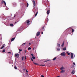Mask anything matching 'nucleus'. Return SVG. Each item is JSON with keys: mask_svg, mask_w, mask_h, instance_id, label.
<instances>
[{"mask_svg": "<svg viewBox=\"0 0 77 77\" xmlns=\"http://www.w3.org/2000/svg\"><path fill=\"white\" fill-rule=\"evenodd\" d=\"M74 57H75V55L73 53H71V59H74Z\"/></svg>", "mask_w": 77, "mask_h": 77, "instance_id": "obj_1", "label": "nucleus"}, {"mask_svg": "<svg viewBox=\"0 0 77 77\" xmlns=\"http://www.w3.org/2000/svg\"><path fill=\"white\" fill-rule=\"evenodd\" d=\"M61 56H65V52H62L60 54Z\"/></svg>", "mask_w": 77, "mask_h": 77, "instance_id": "obj_2", "label": "nucleus"}, {"mask_svg": "<svg viewBox=\"0 0 77 77\" xmlns=\"http://www.w3.org/2000/svg\"><path fill=\"white\" fill-rule=\"evenodd\" d=\"M15 57L17 58H18L19 57V54H15Z\"/></svg>", "mask_w": 77, "mask_h": 77, "instance_id": "obj_3", "label": "nucleus"}, {"mask_svg": "<svg viewBox=\"0 0 77 77\" xmlns=\"http://www.w3.org/2000/svg\"><path fill=\"white\" fill-rule=\"evenodd\" d=\"M30 23V21L29 20H27L26 22V23H27V25L29 26V23Z\"/></svg>", "mask_w": 77, "mask_h": 77, "instance_id": "obj_4", "label": "nucleus"}, {"mask_svg": "<svg viewBox=\"0 0 77 77\" xmlns=\"http://www.w3.org/2000/svg\"><path fill=\"white\" fill-rule=\"evenodd\" d=\"M2 3H4L5 6H6V2L5 1H2Z\"/></svg>", "mask_w": 77, "mask_h": 77, "instance_id": "obj_5", "label": "nucleus"}, {"mask_svg": "<svg viewBox=\"0 0 77 77\" xmlns=\"http://www.w3.org/2000/svg\"><path fill=\"white\" fill-rule=\"evenodd\" d=\"M32 2L33 3L34 6H36V4L35 3V2L34 0L32 1Z\"/></svg>", "mask_w": 77, "mask_h": 77, "instance_id": "obj_6", "label": "nucleus"}, {"mask_svg": "<svg viewBox=\"0 0 77 77\" xmlns=\"http://www.w3.org/2000/svg\"><path fill=\"white\" fill-rule=\"evenodd\" d=\"M40 35V32H37V34H36V36H38L39 35Z\"/></svg>", "mask_w": 77, "mask_h": 77, "instance_id": "obj_7", "label": "nucleus"}, {"mask_svg": "<svg viewBox=\"0 0 77 77\" xmlns=\"http://www.w3.org/2000/svg\"><path fill=\"white\" fill-rule=\"evenodd\" d=\"M5 44H4L1 47V49H3L4 47H5Z\"/></svg>", "mask_w": 77, "mask_h": 77, "instance_id": "obj_8", "label": "nucleus"}, {"mask_svg": "<svg viewBox=\"0 0 77 77\" xmlns=\"http://www.w3.org/2000/svg\"><path fill=\"white\" fill-rule=\"evenodd\" d=\"M60 69L61 70H63V69H65V67H63V66H62V67L60 68Z\"/></svg>", "mask_w": 77, "mask_h": 77, "instance_id": "obj_9", "label": "nucleus"}, {"mask_svg": "<svg viewBox=\"0 0 77 77\" xmlns=\"http://www.w3.org/2000/svg\"><path fill=\"white\" fill-rule=\"evenodd\" d=\"M63 50H64V51H65L66 50V47H65V48H63Z\"/></svg>", "mask_w": 77, "mask_h": 77, "instance_id": "obj_10", "label": "nucleus"}, {"mask_svg": "<svg viewBox=\"0 0 77 77\" xmlns=\"http://www.w3.org/2000/svg\"><path fill=\"white\" fill-rule=\"evenodd\" d=\"M47 14H50V10H48V11H47Z\"/></svg>", "mask_w": 77, "mask_h": 77, "instance_id": "obj_11", "label": "nucleus"}, {"mask_svg": "<svg viewBox=\"0 0 77 77\" xmlns=\"http://www.w3.org/2000/svg\"><path fill=\"white\" fill-rule=\"evenodd\" d=\"M15 37H14L13 38H12L11 39V41H14V39H15Z\"/></svg>", "mask_w": 77, "mask_h": 77, "instance_id": "obj_12", "label": "nucleus"}, {"mask_svg": "<svg viewBox=\"0 0 77 77\" xmlns=\"http://www.w3.org/2000/svg\"><path fill=\"white\" fill-rule=\"evenodd\" d=\"M64 46V42H63L62 43V45H61V47H63Z\"/></svg>", "mask_w": 77, "mask_h": 77, "instance_id": "obj_13", "label": "nucleus"}, {"mask_svg": "<svg viewBox=\"0 0 77 77\" xmlns=\"http://www.w3.org/2000/svg\"><path fill=\"white\" fill-rule=\"evenodd\" d=\"M57 45L58 47H60V44L57 43Z\"/></svg>", "mask_w": 77, "mask_h": 77, "instance_id": "obj_14", "label": "nucleus"}, {"mask_svg": "<svg viewBox=\"0 0 77 77\" xmlns=\"http://www.w3.org/2000/svg\"><path fill=\"white\" fill-rule=\"evenodd\" d=\"M75 72H74V71L72 70V71L71 72V73L72 74H75Z\"/></svg>", "mask_w": 77, "mask_h": 77, "instance_id": "obj_15", "label": "nucleus"}, {"mask_svg": "<svg viewBox=\"0 0 77 77\" xmlns=\"http://www.w3.org/2000/svg\"><path fill=\"white\" fill-rule=\"evenodd\" d=\"M45 21H47V23H48V19L47 18H46Z\"/></svg>", "mask_w": 77, "mask_h": 77, "instance_id": "obj_16", "label": "nucleus"}, {"mask_svg": "<svg viewBox=\"0 0 77 77\" xmlns=\"http://www.w3.org/2000/svg\"><path fill=\"white\" fill-rule=\"evenodd\" d=\"M57 51H60V48H57Z\"/></svg>", "mask_w": 77, "mask_h": 77, "instance_id": "obj_17", "label": "nucleus"}, {"mask_svg": "<svg viewBox=\"0 0 77 77\" xmlns=\"http://www.w3.org/2000/svg\"><path fill=\"white\" fill-rule=\"evenodd\" d=\"M13 5L14 6H17V4L15 3H14L13 4Z\"/></svg>", "mask_w": 77, "mask_h": 77, "instance_id": "obj_18", "label": "nucleus"}, {"mask_svg": "<svg viewBox=\"0 0 77 77\" xmlns=\"http://www.w3.org/2000/svg\"><path fill=\"white\" fill-rule=\"evenodd\" d=\"M2 34H0V39L2 40Z\"/></svg>", "mask_w": 77, "mask_h": 77, "instance_id": "obj_19", "label": "nucleus"}, {"mask_svg": "<svg viewBox=\"0 0 77 77\" xmlns=\"http://www.w3.org/2000/svg\"><path fill=\"white\" fill-rule=\"evenodd\" d=\"M61 72H65V70H62L61 71Z\"/></svg>", "mask_w": 77, "mask_h": 77, "instance_id": "obj_20", "label": "nucleus"}, {"mask_svg": "<svg viewBox=\"0 0 77 77\" xmlns=\"http://www.w3.org/2000/svg\"><path fill=\"white\" fill-rule=\"evenodd\" d=\"M5 52V49H3V51H2V53H4Z\"/></svg>", "mask_w": 77, "mask_h": 77, "instance_id": "obj_21", "label": "nucleus"}, {"mask_svg": "<svg viewBox=\"0 0 77 77\" xmlns=\"http://www.w3.org/2000/svg\"><path fill=\"white\" fill-rule=\"evenodd\" d=\"M56 59V57H55L54 59H53V60H55V59Z\"/></svg>", "mask_w": 77, "mask_h": 77, "instance_id": "obj_22", "label": "nucleus"}, {"mask_svg": "<svg viewBox=\"0 0 77 77\" xmlns=\"http://www.w3.org/2000/svg\"><path fill=\"white\" fill-rule=\"evenodd\" d=\"M31 48L30 47H29L28 48V50H31Z\"/></svg>", "mask_w": 77, "mask_h": 77, "instance_id": "obj_23", "label": "nucleus"}, {"mask_svg": "<svg viewBox=\"0 0 77 77\" xmlns=\"http://www.w3.org/2000/svg\"><path fill=\"white\" fill-rule=\"evenodd\" d=\"M32 57L33 59H35V57L33 56Z\"/></svg>", "mask_w": 77, "mask_h": 77, "instance_id": "obj_24", "label": "nucleus"}, {"mask_svg": "<svg viewBox=\"0 0 77 77\" xmlns=\"http://www.w3.org/2000/svg\"><path fill=\"white\" fill-rule=\"evenodd\" d=\"M37 14H38V12H37L35 14V17H36Z\"/></svg>", "mask_w": 77, "mask_h": 77, "instance_id": "obj_25", "label": "nucleus"}, {"mask_svg": "<svg viewBox=\"0 0 77 77\" xmlns=\"http://www.w3.org/2000/svg\"><path fill=\"white\" fill-rule=\"evenodd\" d=\"M14 26V24H10V26Z\"/></svg>", "mask_w": 77, "mask_h": 77, "instance_id": "obj_26", "label": "nucleus"}, {"mask_svg": "<svg viewBox=\"0 0 77 77\" xmlns=\"http://www.w3.org/2000/svg\"><path fill=\"white\" fill-rule=\"evenodd\" d=\"M2 45V42H0V45Z\"/></svg>", "mask_w": 77, "mask_h": 77, "instance_id": "obj_27", "label": "nucleus"}, {"mask_svg": "<svg viewBox=\"0 0 77 77\" xmlns=\"http://www.w3.org/2000/svg\"><path fill=\"white\" fill-rule=\"evenodd\" d=\"M66 53L68 54V55H70V53H69L67 52Z\"/></svg>", "mask_w": 77, "mask_h": 77, "instance_id": "obj_28", "label": "nucleus"}, {"mask_svg": "<svg viewBox=\"0 0 77 77\" xmlns=\"http://www.w3.org/2000/svg\"><path fill=\"white\" fill-rule=\"evenodd\" d=\"M14 68L15 69H17V66H14Z\"/></svg>", "mask_w": 77, "mask_h": 77, "instance_id": "obj_29", "label": "nucleus"}, {"mask_svg": "<svg viewBox=\"0 0 77 77\" xmlns=\"http://www.w3.org/2000/svg\"><path fill=\"white\" fill-rule=\"evenodd\" d=\"M26 6H27V7H28V6H29V3H27Z\"/></svg>", "mask_w": 77, "mask_h": 77, "instance_id": "obj_30", "label": "nucleus"}, {"mask_svg": "<svg viewBox=\"0 0 77 77\" xmlns=\"http://www.w3.org/2000/svg\"><path fill=\"white\" fill-rule=\"evenodd\" d=\"M34 63L35 65H38V64L37 63Z\"/></svg>", "mask_w": 77, "mask_h": 77, "instance_id": "obj_31", "label": "nucleus"}, {"mask_svg": "<svg viewBox=\"0 0 77 77\" xmlns=\"http://www.w3.org/2000/svg\"><path fill=\"white\" fill-rule=\"evenodd\" d=\"M19 50L20 51H21L23 50L22 49H19Z\"/></svg>", "mask_w": 77, "mask_h": 77, "instance_id": "obj_32", "label": "nucleus"}, {"mask_svg": "<svg viewBox=\"0 0 77 77\" xmlns=\"http://www.w3.org/2000/svg\"><path fill=\"white\" fill-rule=\"evenodd\" d=\"M6 10H8L9 9V8H5Z\"/></svg>", "mask_w": 77, "mask_h": 77, "instance_id": "obj_33", "label": "nucleus"}, {"mask_svg": "<svg viewBox=\"0 0 77 77\" xmlns=\"http://www.w3.org/2000/svg\"><path fill=\"white\" fill-rule=\"evenodd\" d=\"M26 45V43H23L22 45Z\"/></svg>", "mask_w": 77, "mask_h": 77, "instance_id": "obj_34", "label": "nucleus"}, {"mask_svg": "<svg viewBox=\"0 0 77 77\" xmlns=\"http://www.w3.org/2000/svg\"><path fill=\"white\" fill-rule=\"evenodd\" d=\"M23 59H24V57H22V60H23Z\"/></svg>", "mask_w": 77, "mask_h": 77, "instance_id": "obj_35", "label": "nucleus"}, {"mask_svg": "<svg viewBox=\"0 0 77 77\" xmlns=\"http://www.w3.org/2000/svg\"><path fill=\"white\" fill-rule=\"evenodd\" d=\"M31 60H32V61H33V59H32V58H31Z\"/></svg>", "mask_w": 77, "mask_h": 77, "instance_id": "obj_36", "label": "nucleus"}, {"mask_svg": "<svg viewBox=\"0 0 77 77\" xmlns=\"http://www.w3.org/2000/svg\"><path fill=\"white\" fill-rule=\"evenodd\" d=\"M74 29H72V32H74Z\"/></svg>", "mask_w": 77, "mask_h": 77, "instance_id": "obj_37", "label": "nucleus"}, {"mask_svg": "<svg viewBox=\"0 0 77 77\" xmlns=\"http://www.w3.org/2000/svg\"><path fill=\"white\" fill-rule=\"evenodd\" d=\"M45 62H47V60H45L44 61Z\"/></svg>", "mask_w": 77, "mask_h": 77, "instance_id": "obj_38", "label": "nucleus"}, {"mask_svg": "<svg viewBox=\"0 0 77 77\" xmlns=\"http://www.w3.org/2000/svg\"><path fill=\"white\" fill-rule=\"evenodd\" d=\"M73 65H75V63L73 62Z\"/></svg>", "mask_w": 77, "mask_h": 77, "instance_id": "obj_39", "label": "nucleus"}, {"mask_svg": "<svg viewBox=\"0 0 77 77\" xmlns=\"http://www.w3.org/2000/svg\"><path fill=\"white\" fill-rule=\"evenodd\" d=\"M44 26H43L42 28V29H44Z\"/></svg>", "mask_w": 77, "mask_h": 77, "instance_id": "obj_40", "label": "nucleus"}, {"mask_svg": "<svg viewBox=\"0 0 77 77\" xmlns=\"http://www.w3.org/2000/svg\"><path fill=\"white\" fill-rule=\"evenodd\" d=\"M41 66H45V65H41Z\"/></svg>", "mask_w": 77, "mask_h": 77, "instance_id": "obj_41", "label": "nucleus"}, {"mask_svg": "<svg viewBox=\"0 0 77 77\" xmlns=\"http://www.w3.org/2000/svg\"><path fill=\"white\" fill-rule=\"evenodd\" d=\"M31 45V43H29V45Z\"/></svg>", "mask_w": 77, "mask_h": 77, "instance_id": "obj_42", "label": "nucleus"}, {"mask_svg": "<svg viewBox=\"0 0 77 77\" xmlns=\"http://www.w3.org/2000/svg\"><path fill=\"white\" fill-rule=\"evenodd\" d=\"M31 56H32V57H33V54H31Z\"/></svg>", "mask_w": 77, "mask_h": 77, "instance_id": "obj_43", "label": "nucleus"}, {"mask_svg": "<svg viewBox=\"0 0 77 77\" xmlns=\"http://www.w3.org/2000/svg\"><path fill=\"white\" fill-rule=\"evenodd\" d=\"M26 55L25 56V60H26Z\"/></svg>", "mask_w": 77, "mask_h": 77, "instance_id": "obj_44", "label": "nucleus"}, {"mask_svg": "<svg viewBox=\"0 0 77 77\" xmlns=\"http://www.w3.org/2000/svg\"><path fill=\"white\" fill-rule=\"evenodd\" d=\"M41 77H44V76H43V75H42Z\"/></svg>", "mask_w": 77, "mask_h": 77, "instance_id": "obj_45", "label": "nucleus"}, {"mask_svg": "<svg viewBox=\"0 0 77 77\" xmlns=\"http://www.w3.org/2000/svg\"><path fill=\"white\" fill-rule=\"evenodd\" d=\"M8 53H9L10 54H11V52H8Z\"/></svg>", "mask_w": 77, "mask_h": 77, "instance_id": "obj_46", "label": "nucleus"}, {"mask_svg": "<svg viewBox=\"0 0 77 77\" xmlns=\"http://www.w3.org/2000/svg\"><path fill=\"white\" fill-rule=\"evenodd\" d=\"M26 71L27 72H28V71L26 69Z\"/></svg>", "mask_w": 77, "mask_h": 77, "instance_id": "obj_47", "label": "nucleus"}, {"mask_svg": "<svg viewBox=\"0 0 77 77\" xmlns=\"http://www.w3.org/2000/svg\"><path fill=\"white\" fill-rule=\"evenodd\" d=\"M19 1H23V0H19Z\"/></svg>", "mask_w": 77, "mask_h": 77, "instance_id": "obj_48", "label": "nucleus"}, {"mask_svg": "<svg viewBox=\"0 0 77 77\" xmlns=\"http://www.w3.org/2000/svg\"><path fill=\"white\" fill-rule=\"evenodd\" d=\"M21 53V52L19 51V53Z\"/></svg>", "mask_w": 77, "mask_h": 77, "instance_id": "obj_49", "label": "nucleus"}, {"mask_svg": "<svg viewBox=\"0 0 77 77\" xmlns=\"http://www.w3.org/2000/svg\"><path fill=\"white\" fill-rule=\"evenodd\" d=\"M42 34H43V32H42Z\"/></svg>", "mask_w": 77, "mask_h": 77, "instance_id": "obj_50", "label": "nucleus"}, {"mask_svg": "<svg viewBox=\"0 0 77 77\" xmlns=\"http://www.w3.org/2000/svg\"><path fill=\"white\" fill-rule=\"evenodd\" d=\"M15 17V15H14V17Z\"/></svg>", "mask_w": 77, "mask_h": 77, "instance_id": "obj_51", "label": "nucleus"}, {"mask_svg": "<svg viewBox=\"0 0 77 77\" xmlns=\"http://www.w3.org/2000/svg\"><path fill=\"white\" fill-rule=\"evenodd\" d=\"M25 53H26V51H25Z\"/></svg>", "mask_w": 77, "mask_h": 77, "instance_id": "obj_52", "label": "nucleus"}, {"mask_svg": "<svg viewBox=\"0 0 77 77\" xmlns=\"http://www.w3.org/2000/svg\"><path fill=\"white\" fill-rule=\"evenodd\" d=\"M60 77L59 76H57V77Z\"/></svg>", "mask_w": 77, "mask_h": 77, "instance_id": "obj_53", "label": "nucleus"}, {"mask_svg": "<svg viewBox=\"0 0 77 77\" xmlns=\"http://www.w3.org/2000/svg\"><path fill=\"white\" fill-rule=\"evenodd\" d=\"M16 23H17V22H16L15 23V24Z\"/></svg>", "mask_w": 77, "mask_h": 77, "instance_id": "obj_54", "label": "nucleus"}, {"mask_svg": "<svg viewBox=\"0 0 77 77\" xmlns=\"http://www.w3.org/2000/svg\"><path fill=\"white\" fill-rule=\"evenodd\" d=\"M17 23H18V22H17Z\"/></svg>", "mask_w": 77, "mask_h": 77, "instance_id": "obj_55", "label": "nucleus"}, {"mask_svg": "<svg viewBox=\"0 0 77 77\" xmlns=\"http://www.w3.org/2000/svg\"><path fill=\"white\" fill-rule=\"evenodd\" d=\"M17 23H18V22H17Z\"/></svg>", "mask_w": 77, "mask_h": 77, "instance_id": "obj_56", "label": "nucleus"}, {"mask_svg": "<svg viewBox=\"0 0 77 77\" xmlns=\"http://www.w3.org/2000/svg\"><path fill=\"white\" fill-rule=\"evenodd\" d=\"M17 23H18V22H17Z\"/></svg>", "mask_w": 77, "mask_h": 77, "instance_id": "obj_57", "label": "nucleus"}, {"mask_svg": "<svg viewBox=\"0 0 77 77\" xmlns=\"http://www.w3.org/2000/svg\"><path fill=\"white\" fill-rule=\"evenodd\" d=\"M17 23H18V22H17Z\"/></svg>", "mask_w": 77, "mask_h": 77, "instance_id": "obj_58", "label": "nucleus"}, {"mask_svg": "<svg viewBox=\"0 0 77 77\" xmlns=\"http://www.w3.org/2000/svg\"><path fill=\"white\" fill-rule=\"evenodd\" d=\"M34 48H33V49H34Z\"/></svg>", "mask_w": 77, "mask_h": 77, "instance_id": "obj_59", "label": "nucleus"}, {"mask_svg": "<svg viewBox=\"0 0 77 77\" xmlns=\"http://www.w3.org/2000/svg\"><path fill=\"white\" fill-rule=\"evenodd\" d=\"M26 74H27V73H26Z\"/></svg>", "mask_w": 77, "mask_h": 77, "instance_id": "obj_60", "label": "nucleus"}]
</instances>
